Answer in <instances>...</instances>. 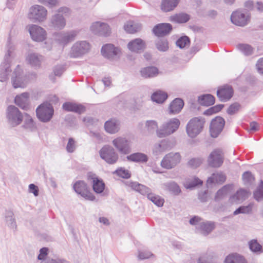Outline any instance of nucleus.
<instances>
[{
    "instance_id": "obj_1",
    "label": "nucleus",
    "mask_w": 263,
    "mask_h": 263,
    "mask_svg": "<svg viewBox=\"0 0 263 263\" xmlns=\"http://www.w3.org/2000/svg\"><path fill=\"white\" fill-rule=\"evenodd\" d=\"M15 49L14 45L10 39L8 40L7 44V52L5 55L4 61L0 65V81L6 82L9 79V75L11 72L10 63L11 57L13 55Z\"/></svg>"
},
{
    "instance_id": "obj_2",
    "label": "nucleus",
    "mask_w": 263,
    "mask_h": 263,
    "mask_svg": "<svg viewBox=\"0 0 263 263\" xmlns=\"http://www.w3.org/2000/svg\"><path fill=\"white\" fill-rule=\"evenodd\" d=\"M129 186L134 191L143 195H147V198L159 207L162 206L164 203V199L159 196L151 193V190L148 187L136 182L130 183Z\"/></svg>"
},
{
    "instance_id": "obj_3",
    "label": "nucleus",
    "mask_w": 263,
    "mask_h": 263,
    "mask_svg": "<svg viewBox=\"0 0 263 263\" xmlns=\"http://www.w3.org/2000/svg\"><path fill=\"white\" fill-rule=\"evenodd\" d=\"M204 123L205 120L202 117L191 119L186 126L187 135L192 138L197 137L203 130Z\"/></svg>"
},
{
    "instance_id": "obj_4",
    "label": "nucleus",
    "mask_w": 263,
    "mask_h": 263,
    "mask_svg": "<svg viewBox=\"0 0 263 263\" xmlns=\"http://www.w3.org/2000/svg\"><path fill=\"white\" fill-rule=\"evenodd\" d=\"M180 122L177 118H172L164 123L156 131L158 137L163 138L175 132L179 127Z\"/></svg>"
},
{
    "instance_id": "obj_5",
    "label": "nucleus",
    "mask_w": 263,
    "mask_h": 263,
    "mask_svg": "<svg viewBox=\"0 0 263 263\" xmlns=\"http://www.w3.org/2000/svg\"><path fill=\"white\" fill-rule=\"evenodd\" d=\"M11 80L14 88H25L28 83L27 76L24 74L23 69L18 65L14 69Z\"/></svg>"
},
{
    "instance_id": "obj_6",
    "label": "nucleus",
    "mask_w": 263,
    "mask_h": 263,
    "mask_svg": "<svg viewBox=\"0 0 263 263\" xmlns=\"http://www.w3.org/2000/svg\"><path fill=\"white\" fill-rule=\"evenodd\" d=\"M47 16V10L43 6L34 5L29 10L28 17L33 22H44Z\"/></svg>"
},
{
    "instance_id": "obj_7",
    "label": "nucleus",
    "mask_w": 263,
    "mask_h": 263,
    "mask_svg": "<svg viewBox=\"0 0 263 263\" xmlns=\"http://www.w3.org/2000/svg\"><path fill=\"white\" fill-rule=\"evenodd\" d=\"M6 118L8 124L12 127H15L22 123L23 116L18 108L10 105L6 110Z\"/></svg>"
},
{
    "instance_id": "obj_8",
    "label": "nucleus",
    "mask_w": 263,
    "mask_h": 263,
    "mask_svg": "<svg viewBox=\"0 0 263 263\" xmlns=\"http://www.w3.org/2000/svg\"><path fill=\"white\" fill-rule=\"evenodd\" d=\"M99 155L101 159L109 164L116 163L119 159L117 153L112 146L109 145L103 146L99 151Z\"/></svg>"
},
{
    "instance_id": "obj_9",
    "label": "nucleus",
    "mask_w": 263,
    "mask_h": 263,
    "mask_svg": "<svg viewBox=\"0 0 263 263\" xmlns=\"http://www.w3.org/2000/svg\"><path fill=\"white\" fill-rule=\"evenodd\" d=\"M53 107L47 102L42 103L36 109L37 117L43 122L49 121L53 116Z\"/></svg>"
},
{
    "instance_id": "obj_10",
    "label": "nucleus",
    "mask_w": 263,
    "mask_h": 263,
    "mask_svg": "<svg viewBox=\"0 0 263 263\" xmlns=\"http://www.w3.org/2000/svg\"><path fill=\"white\" fill-rule=\"evenodd\" d=\"M181 160L179 153H170L165 155L161 162V166L164 168L170 170L174 168L179 164Z\"/></svg>"
},
{
    "instance_id": "obj_11",
    "label": "nucleus",
    "mask_w": 263,
    "mask_h": 263,
    "mask_svg": "<svg viewBox=\"0 0 263 263\" xmlns=\"http://www.w3.org/2000/svg\"><path fill=\"white\" fill-rule=\"evenodd\" d=\"M112 145L121 154L127 155L132 152L130 141L123 137H118L112 141Z\"/></svg>"
},
{
    "instance_id": "obj_12",
    "label": "nucleus",
    "mask_w": 263,
    "mask_h": 263,
    "mask_svg": "<svg viewBox=\"0 0 263 263\" xmlns=\"http://www.w3.org/2000/svg\"><path fill=\"white\" fill-rule=\"evenodd\" d=\"M89 44L85 41L76 42L71 47L69 53L70 57H79L88 52L90 49Z\"/></svg>"
},
{
    "instance_id": "obj_13",
    "label": "nucleus",
    "mask_w": 263,
    "mask_h": 263,
    "mask_svg": "<svg viewBox=\"0 0 263 263\" xmlns=\"http://www.w3.org/2000/svg\"><path fill=\"white\" fill-rule=\"evenodd\" d=\"M224 155L222 151L220 149H216L210 154L207 162L210 167L218 168L222 165Z\"/></svg>"
},
{
    "instance_id": "obj_14",
    "label": "nucleus",
    "mask_w": 263,
    "mask_h": 263,
    "mask_svg": "<svg viewBox=\"0 0 263 263\" xmlns=\"http://www.w3.org/2000/svg\"><path fill=\"white\" fill-rule=\"evenodd\" d=\"M27 28L32 39L36 42H42L46 38V31L42 27L34 24L29 25Z\"/></svg>"
},
{
    "instance_id": "obj_15",
    "label": "nucleus",
    "mask_w": 263,
    "mask_h": 263,
    "mask_svg": "<svg viewBox=\"0 0 263 263\" xmlns=\"http://www.w3.org/2000/svg\"><path fill=\"white\" fill-rule=\"evenodd\" d=\"M75 192L85 199L91 201L95 199L94 195L89 192L86 184L83 181L76 182L73 186Z\"/></svg>"
},
{
    "instance_id": "obj_16",
    "label": "nucleus",
    "mask_w": 263,
    "mask_h": 263,
    "mask_svg": "<svg viewBox=\"0 0 263 263\" xmlns=\"http://www.w3.org/2000/svg\"><path fill=\"white\" fill-rule=\"evenodd\" d=\"M225 124L224 120L221 117L213 119L210 126V132L212 137L216 138L222 132Z\"/></svg>"
},
{
    "instance_id": "obj_17",
    "label": "nucleus",
    "mask_w": 263,
    "mask_h": 263,
    "mask_svg": "<svg viewBox=\"0 0 263 263\" xmlns=\"http://www.w3.org/2000/svg\"><path fill=\"white\" fill-rule=\"evenodd\" d=\"M90 29L93 33L102 36H107L110 32L109 26L107 24L101 22L93 23Z\"/></svg>"
},
{
    "instance_id": "obj_18",
    "label": "nucleus",
    "mask_w": 263,
    "mask_h": 263,
    "mask_svg": "<svg viewBox=\"0 0 263 263\" xmlns=\"http://www.w3.org/2000/svg\"><path fill=\"white\" fill-rule=\"evenodd\" d=\"M77 34L78 32L74 30L68 32H61L55 34V39L59 43L65 45L73 41Z\"/></svg>"
},
{
    "instance_id": "obj_19",
    "label": "nucleus",
    "mask_w": 263,
    "mask_h": 263,
    "mask_svg": "<svg viewBox=\"0 0 263 263\" xmlns=\"http://www.w3.org/2000/svg\"><path fill=\"white\" fill-rule=\"evenodd\" d=\"M231 20L232 23L235 25L244 26L248 23L250 16L248 14H245L240 11H236L231 14Z\"/></svg>"
},
{
    "instance_id": "obj_20",
    "label": "nucleus",
    "mask_w": 263,
    "mask_h": 263,
    "mask_svg": "<svg viewBox=\"0 0 263 263\" xmlns=\"http://www.w3.org/2000/svg\"><path fill=\"white\" fill-rule=\"evenodd\" d=\"M48 24L49 27L54 30H62L66 25V20L63 15L55 14L49 18Z\"/></svg>"
},
{
    "instance_id": "obj_21",
    "label": "nucleus",
    "mask_w": 263,
    "mask_h": 263,
    "mask_svg": "<svg viewBox=\"0 0 263 263\" xmlns=\"http://www.w3.org/2000/svg\"><path fill=\"white\" fill-rule=\"evenodd\" d=\"M44 57L36 52H30L26 57V61L31 67L35 69L41 66Z\"/></svg>"
},
{
    "instance_id": "obj_22",
    "label": "nucleus",
    "mask_w": 263,
    "mask_h": 263,
    "mask_svg": "<svg viewBox=\"0 0 263 263\" xmlns=\"http://www.w3.org/2000/svg\"><path fill=\"white\" fill-rule=\"evenodd\" d=\"M101 52L104 57L112 60L115 57L118 55L120 50L119 48L115 47L114 45L108 44L102 47Z\"/></svg>"
},
{
    "instance_id": "obj_23",
    "label": "nucleus",
    "mask_w": 263,
    "mask_h": 263,
    "mask_svg": "<svg viewBox=\"0 0 263 263\" xmlns=\"http://www.w3.org/2000/svg\"><path fill=\"white\" fill-rule=\"evenodd\" d=\"M104 128L109 134H116L120 129V121L116 118H111L105 122Z\"/></svg>"
},
{
    "instance_id": "obj_24",
    "label": "nucleus",
    "mask_w": 263,
    "mask_h": 263,
    "mask_svg": "<svg viewBox=\"0 0 263 263\" xmlns=\"http://www.w3.org/2000/svg\"><path fill=\"white\" fill-rule=\"evenodd\" d=\"M172 29V25L168 23H161L157 25L153 28V32L158 36L168 34Z\"/></svg>"
},
{
    "instance_id": "obj_25",
    "label": "nucleus",
    "mask_w": 263,
    "mask_h": 263,
    "mask_svg": "<svg viewBox=\"0 0 263 263\" xmlns=\"http://www.w3.org/2000/svg\"><path fill=\"white\" fill-rule=\"evenodd\" d=\"M172 147L168 140H162L160 142L155 144L153 148V154L156 156L159 155L163 152L171 149Z\"/></svg>"
},
{
    "instance_id": "obj_26",
    "label": "nucleus",
    "mask_w": 263,
    "mask_h": 263,
    "mask_svg": "<svg viewBox=\"0 0 263 263\" xmlns=\"http://www.w3.org/2000/svg\"><path fill=\"white\" fill-rule=\"evenodd\" d=\"M233 89L229 86H224L217 91V95L220 100L226 102L229 100L233 96Z\"/></svg>"
},
{
    "instance_id": "obj_27",
    "label": "nucleus",
    "mask_w": 263,
    "mask_h": 263,
    "mask_svg": "<svg viewBox=\"0 0 263 263\" xmlns=\"http://www.w3.org/2000/svg\"><path fill=\"white\" fill-rule=\"evenodd\" d=\"M29 97V93L28 92H23L15 97V103L21 108L26 109L28 106Z\"/></svg>"
},
{
    "instance_id": "obj_28",
    "label": "nucleus",
    "mask_w": 263,
    "mask_h": 263,
    "mask_svg": "<svg viewBox=\"0 0 263 263\" xmlns=\"http://www.w3.org/2000/svg\"><path fill=\"white\" fill-rule=\"evenodd\" d=\"M184 105L183 100L180 98H176L170 104L168 110L170 114H176L179 113Z\"/></svg>"
},
{
    "instance_id": "obj_29",
    "label": "nucleus",
    "mask_w": 263,
    "mask_h": 263,
    "mask_svg": "<svg viewBox=\"0 0 263 263\" xmlns=\"http://www.w3.org/2000/svg\"><path fill=\"white\" fill-rule=\"evenodd\" d=\"M250 195V193L249 192L246 190L240 189L237 191L235 194L231 197L230 200L232 203H237L245 200L248 198Z\"/></svg>"
},
{
    "instance_id": "obj_30",
    "label": "nucleus",
    "mask_w": 263,
    "mask_h": 263,
    "mask_svg": "<svg viewBox=\"0 0 263 263\" xmlns=\"http://www.w3.org/2000/svg\"><path fill=\"white\" fill-rule=\"evenodd\" d=\"M214 223L211 221L202 222L199 227H196L199 232L204 236L209 234L214 230Z\"/></svg>"
},
{
    "instance_id": "obj_31",
    "label": "nucleus",
    "mask_w": 263,
    "mask_h": 263,
    "mask_svg": "<svg viewBox=\"0 0 263 263\" xmlns=\"http://www.w3.org/2000/svg\"><path fill=\"white\" fill-rule=\"evenodd\" d=\"M162 187L164 190L170 192L175 196L179 195L181 192L179 186L175 181H170L163 183Z\"/></svg>"
},
{
    "instance_id": "obj_32",
    "label": "nucleus",
    "mask_w": 263,
    "mask_h": 263,
    "mask_svg": "<svg viewBox=\"0 0 263 263\" xmlns=\"http://www.w3.org/2000/svg\"><path fill=\"white\" fill-rule=\"evenodd\" d=\"M63 109L67 111H73L81 114L85 111V107L74 103L65 102L63 104Z\"/></svg>"
},
{
    "instance_id": "obj_33",
    "label": "nucleus",
    "mask_w": 263,
    "mask_h": 263,
    "mask_svg": "<svg viewBox=\"0 0 263 263\" xmlns=\"http://www.w3.org/2000/svg\"><path fill=\"white\" fill-rule=\"evenodd\" d=\"M145 47V44L141 39H136L128 44V49L133 52H138L143 50Z\"/></svg>"
},
{
    "instance_id": "obj_34",
    "label": "nucleus",
    "mask_w": 263,
    "mask_h": 263,
    "mask_svg": "<svg viewBox=\"0 0 263 263\" xmlns=\"http://www.w3.org/2000/svg\"><path fill=\"white\" fill-rule=\"evenodd\" d=\"M127 160L134 162L145 163L148 161L146 155L142 153H135L130 154L126 157Z\"/></svg>"
},
{
    "instance_id": "obj_35",
    "label": "nucleus",
    "mask_w": 263,
    "mask_h": 263,
    "mask_svg": "<svg viewBox=\"0 0 263 263\" xmlns=\"http://www.w3.org/2000/svg\"><path fill=\"white\" fill-rule=\"evenodd\" d=\"M141 75L144 78H152L158 73V69L154 66H149L142 68L140 71Z\"/></svg>"
},
{
    "instance_id": "obj_36",
    "label": "nucleus",
    "mask_w": 263,
    "mask_h": 263,
    "mask_svg": "<svg viewBox=\"0 0 263 263\" xmlns=\"http://www.w3.org/2000/svg\"><path fill=\"white\" fill-rule=\"evenodd\" d=\"M226 180V176L222 173H213L207 180L208 184L212 183H222Z\"/></svg>"
},
{
    "instance_id": "obj_37",
    "label": "nucleus",
    "mask_w": 263,
    "mask_h": 263,
    "mask_svg": "<svg viewBox=\"0 0 263 263\" xmlns=\"http://www.w3.org/2000/svg\"><path fill=\"white\" fill-rule=\"evenodd\" d=\"M179 0H162L161 9L165 12L173 10L178 5Z\"/></svg>"
},
{
    "instance_id": "obj_38",
    "label": "nucleus",
    "mask_w": 263,
    "mask_h": 263,
    "mask_svg": "<svg viewBox=\"0 0 263 263\" xmlns=\"http://www.w3.org/2000/svg\"><path fill=\"white\" fill-rule=\"evenodd\" d=\"M190 20V16L186 13H180L172 15L170 17L171 22L177 23H184Z\"/></svg>"
},
{
    "instance_id": "obj_39",
    "label": "nucleus",
    "mask_w": 263,
    "mask_h": 263,
    "mask_svg": "<svg viewBox=\"0 0 263 263\" xmlns=\"http://www.w3.org/2000/svg\"><path fill=\"white\" fill-rule=\"evenodd\" d=\"M224 263H246L245 258L237 254H232L225 259Z\"/></svg>"
},
{
    "instance_id": "obj_40",
    "label": "nucleus",
    "mask_w": 263,
    "mask_h": 263,
    "mask_svg": "<svg viewBox=\"0 0 263 263\" xmlns=\"http://www.w3.org/2000/svg\"><path fill=\"white\" fill-rule=\"evenodd\" d=\"M198 101L201 105L208 106L212 105L214 103L215 98L211 95H204L199 97Z\"/></svg>"
},
{
    "instance_id": "obj_41",
    "label": "nucleus",
    "mask_w": 263,
    "mask_h": 263,
    "mask_svg": "<svg viewBox=\"0 0 263 263\" xmlns=\"http://www.w3.org/2000/svg\"><path fill=\"white\" fill-rule=\"evenodd\" d=\"M249 249L254 253L260 254L263 253V247L256 239H252L248 242Z\"/></svg>"
},
{
    "instance_id": "obj_42",
    "label": "nucleus",
    "mask_w": 263,
    "mask_h": 263,
    "mask_svg": "<svg viewBox=\"0 0 263 263\" xmlns=\"http://www.w3.org/2000/svg\"><path fill=\"white\" fill-rule=\"evenodd\" d=\"M167 97V93L161 90H158L155 92L152 95L151 98L154 102H156L158 103H162L164 102Z\"/></svg>"
},
{
    "instance_id": "obj_43",
    "label": "nucleus",
    "mask_w": 263,
    "mask_h": 263,
    "mask_svg": "<svg viewBox=\"0 0 263 263\" xmlns=\"http://www.w3.org/2000/svg\"><path fill=\"white\" fill-rule=\"evenodd\" d=\"M124 30L128 33H134L139 31L141 28V24L133 22H128L125 24Z\"/></svg>"
},
{
    "instance_id": "obj_44",
    "label": "nucleus",
    "mask_w": 263,
    "mask_h": 263,
    "mask_svg": "<svg viewBox=\"0 0 263 263\" xmlns=\"http://www.w3.org/2000/svg\"><path fill=\"white\" fill-rule=\"evenodd\" d=\"M13 213L11 211H7L6 213V221L8 226L11 229L15 230L16 229V224L15 219L13 217Z\"/></svg>"
},
{
    "instance_id": "obj_45",
    "label": "nucleus",
    "mask_w": 263,
    "mask_h": 263,
    "mask_svg": "<svg viewBox=\"0 0 263 263\" xmlns=\"http://www.w3.org/2000/svg\"><path fill=\"white\" fill-rule=\"evenodd\" d=\"M93 191L98 193H101L104 190L105 184L101 180H99L97 178H95L93 179Z\"/></svg>"
},
{
    "instance_id": "obj_46",
    "label": "nucleus",
    "mask_w": 263,
    "mask_h": 263,
    "mask_svg": "<svg viewBox=\"0 0 263 263\" xmlns=\"http://www.w3.org/2000/svg\"><path fill=\"white\" fill-rule=\"evenodd\" d=\"M202 184V181L197 177L187 180L184 183V186L187 189H192L198 185Z\"/></svg>"
},
{
    "instance_id": "obj_47",
    "label": "nucleus",
    "mask_w": 263,
    "mask_h": 263,
    "mask_svg": "<svg viewBox=\"0 0 263 263\" xmlns=\"http://www.w3.org/2000/svg\"><path fill=\"white\" fill-rule=\"evenodd\" d=\"M23 127L29 130H33L35 128V124L32 118L28 114L25 116V120Z\"/></svg>"
},
{
    "instance_id": "obj_48",
    "label": "nucleus",
    "mask_w": 263,
    "mask_h": 263,
    "mask_svg": "<svg viewBox=\"0 0 263 263\" xmlns=\"http://www.w3.org/2000/svg\"><path fill=\"white\" fill-rule=\"evenodd\" d=\"M156 46L160 51L165 52L168 49V42L165 39H159L156 43Z\"/></svg>"
},
{
    "instance_id": "obj_49",
    "label": "nucleus",
    "mask_w": 263,
    "mask_h": 263,
    "mask_svg": "<svg viewBox=\"0 0 263 263\" xmlns=\"http://www.w3.org/2000/svg\"><path fill=\"white\" fill-rule=\"evenodd\" d=\"M237 48L246 55L252 54L253 51V48L248 44H240L237 45Z\"/></svg>"
},
{
    "instance_id": "obj_50",
    "label": "nucleus",
    "mask_w": 263,
    "mask_h": 263,
    "mask_svg": "<svg viewBox=\"0 0 263 263\" xmlns=\"http://www.w3.org/2000/svg\"><path fill=\"white\" fill-rule=\"evenodd\" d=\"M231 190V186L226 185L219 189L215 195V199L218 200L222 198L224 196L227 195Z\"/></svg>"
},
{
    "instance_id": "obj_51",
    "label": "nucleus",
    "mask_w": 263,
    "mask_h": 263,
    "mask_svg": "<svg viewBox=\"0 0 263 263\" xmlns=\"http://www.w3.org/2000/svg\"><path fill=\"white\" fill-rule=\"evenodd\" d=\"M253 203H250L247 206H241L234 212V215H236L240 213L248 214L251 212Z\"/></svg>"
},
{
    "instance_id": "obj_52",
    "label": "nucleus",
    "mask_w": 263,
    "mask_h": 263,
    "mask_svg": "<svg viewBox=\"0 0 263 263\" xmlns=\"http://www.w3.org/2000/svg\"><path fill=\"white\" fill-rule=\"evenodd\" d=\"M223 105L219 104L211 107L204 111L203 114L206 116H210L219 112L223 108Z\"/></svg>"
},
{
    "instance_id": "obj_53",
    "label": "nucleus",
    "mask_w": 263,
    "mask_h": 263,
    "mask_svg": "<svg viewBox=\"0 0 263 263\" xmlns=\"http://www.w3.org/2000/svg\"><path fill=\"white\" fill-rule=\"evenodd\" d=\"M254 197L257 201H259L263 199V181H261L260 184L258 189L254 193Z\"/></svg>"
},
{
    "instance_id": "obj_54",
    "label": "nucleus",
    "mask_w": 263,
    "mask_h": 263,
    "mask_svg": "<svg viewBox=\"0 0 263 263\" xmlns=\"http://www.w3.org/2000/svg\"><path fill=\"white\" fill-rule=\"evenodd\" d=\"M114 173L116 174L118 176L123 178L128 179L130 177L129 172L127 170L122 167L117 169Z\"/></svg>"
},
{
    "instance_id": "obj_55",
    "label": "nucleus",
    "mask_w": 263,
    "mask_h": 263,
    "mask_svg": "<svg viewBox=\"0 0 263 263\" xmlns=\"http://www.w3.org/2000/svg\"><path fill=\"white\" fill-rule=\"evenodd\" d=\"M242 180L245 184H251L254 178L250 172L247 171L242 175Z\"/></svg>"
},
{
    "instance_id": "obj_56",
    "label": "nucleus",
    "mask_w": 263,
    "mask_h": 263,
    "mask_svg": "<svg viewBox=\"0 0 263 263\" xmlns=\"http://www.w3.org/2000/svg\"><path fill=\"white\" fill-rule=\"evenodd\" d=\"M189 43V38L186 36H184L180 37L176 41V45L180 48H183L187 45Z\"/></svg>"
},
{
    "instance_id": "obj_57",
    "label": "nucleus",
    "mask_w": 263,
    "mask_h": 263,
    "mask_svg": "<svg viewBox=\"0 0 263 263\" xmlns=\"http://www.w3.org/2000/svg\"><path fill=\"white\" fill-rule=\"evenodd\" d=\"M202 163V160L201 158H192L189 161L187 164L191 167L197 168Z\"/></svg>"
},
{
    "instance_id": "obj_58",
    "label": "nucleus",
    "mask_w": 263,
    "mask_h": 263,
    "mask_svg": "<svg viewBox=\"0 0 263 263\" xmlns=\"http://www.w3.org/2000/svg\"><path fill=\"white\" fill-rule=\"evenodd\" d=\"M240 108V105L238 103H234L231 104L227 109V112L229 115H233L236 113Z\"/></svg>"
},
{
    "instance_id": "obj_59",
    "label": "nucleus",
    "mask_w": 263,
    "mask_h": 263,
    "mask_svg": "<svg viewBox=\"0 0 263 263\" xmlns=\"http://www.w3.org/2000/svg\"><path fill=\"white\" fill-rule=\"evenodd\" d=\"M40 3L47 5L50 8H53L59 5L58 0H37Z\"/></svg>"
},
{
    "instance_id": "obj_60",
    "label": "nucleus",
    "mask_w": 263,
    "mask_h": 263,
    "mask_svg": "<svg viewBox=\"0 0 263 263\" xmlns=\"http://www.w3.org/2000/svg\"><path fill=\"white\" fill-rule=\"evenodd\" d=\"M75 149V141L73 138H70L69 139L68 142L66 146V151L68 153H72L74 151Z\"/></svg>"
},
{
    "instance_id": "obj_61",
    "label": "nucleus",
    "mask_w": 263,
    "mask_h": 263,
    "mask_svg": "<svg viewBox=\"0 0 263 263\" xmlns=\"http://www.w3.org/2000/svg\"><path fill=\"white\" fill-rule=\"evenodd\" d=\"M154 255L149 251H139L138 258L140 260H143L149 258L150 257L153 256Z\"/></svg>"
},
{
    "instance_id": "obj_62",
    "label": "nucleus",
    "mask_w": 263,
    "mask_h": 263,
    "mask_svg": "<svg viewBox=\"0 0 263 263\" xmlns=\"http://www.w3.org/2000/svg\"><path fill=\"white\" fill-rule=\"evenodd\" d=\"M146 126L148 130H153L158 128V124L155 120L147 121Z\"/></svg>"
},
{
    "instance_id": "obj_63",
    "label": "nucleus",
    "mask_w": 263,
    "mask_h": 263,
    "mask_svg": "<svg viewBox=\"0 0 263 263\" xmlns=\"http://www.w3.org/2000/svg\"><path fill=\"white\" fill-rule=\"evenodd\" d=\"M48 249L46 248H43L40 250V254L38 255L37 258L39 260H44L45 257L47 255Z\"/></svg>"
},
{
    "instance_id": "obj_64",
    "label": "nucleus",
    "mask_w": 263,
    "mask_h": 263,
    "mask_svg": "<svg viewBox=\"0 0 263 263\" xmlns=\"http://www.w3.org/2000/svg\"><path fill=\"white\" fill-rule=\"evenodd\" d=\"M256 66L258 72L259 73L263 74V58H260L258 60Z\"/></svg>"
}]
</instances>
